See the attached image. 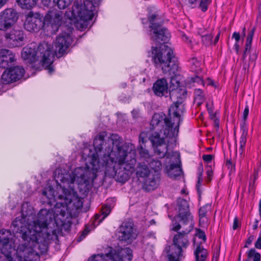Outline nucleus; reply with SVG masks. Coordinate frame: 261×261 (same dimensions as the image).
<instances>
[{"label":"nucleus","instance_id":"obj_9","mask_svg":"<svg viewBox=\"0 0 261 261\" xmlns=\"http://www.w3.org/2000/svg\"><path fill=\"white\" fill-rule=\"evenodd\" d=\"M187 228L175 234L173 239V244L165 247L164 251L167 253L168 261H179L183 256L182 248H186L189 244L188 234L192 230L193 223L186 224Z\"/></svg>","mask_w":261,"mask_h":261},{"label":"nucleus","instance_id":"obj_25","mask_svg":"<svg viewBox=\"0 0 261 261\" xmlns=\"http://www.w3.org/2000/svg\"><path fill=\"white\" fill-rule=\"evenodd\" d=\"M111 211V207L110 205H103L101 207L100 214H96L94 216L92 221V224L94 227L98 225L109 215Z\"/></svg>","mask_w":261,"mask_h":261},{"label":"nucleus","instance_id":"obj_61","mask_svg":"<svg viewBox=\"0 0 261 261\" xmlns=\"http://www.w3.org/2000/svg\"><path fill=\"white\" fill-rule=\"evenodd\" d=\"M215 126L218 129L219 127V120L218 119H215L214 120Z\"/></svg>","mask_w":261,"mask_h":261},{"label":"nucleus","instance_id":"obj_44","mask_svg":"<svg viewBox=\"0 0 261 261\" xmlns=\"http://www.w3.org/2000/svg\"><path fill=\"white\" fill-rule=\"evenodd\" d=\"M196 236L198 237L199 239H202L203 241V242H205L206 241V235L204 232L201 230V229H197V233L196 234Z\"/></svg>","mask_w":261,"mask_h":261},{"label":"nucleus","instance_id":"obj_17","mask_svg":"<svg viewBox=\"0 0 261 261\" xmlns=\"http://www.w3.org/2000/svg\"><path fill=\"white\" fill-rule=\"evenodd\" d=\"M19 18V13L13 8H7L0 12V31L11 30Z\"/></svg>","mask_w":261,"mask_h":261},{"label":"nucleus","instance_id":"obj_20","mask_svg":"<svg viewBox=\"0 0 261 261\" xmlns=\"http://www.w3.org/2000/svg\"><path fill=\"white\" fill-rule=\"evenodd\" d=\"M5 38L10 47H20L24 44L25 34L23 31L13 29L9 33H6Z\"/></svg>","mask_w":261,"mask_h":261},{"label":"nucleus","instance_id":"obj_7","mask_svg":"<svg viewBox=\"0 0 261 261\" xmlns=\"http://www.w3.org/2000/svg\"><path fill=\"white\" fill-rule=\"evenodd\" d=\"M185 111V105L181 102H173L170 106L169 112H172L174 117L173 122L171 118L162 113H155L150 122L151 129H155L156 127L162 126L161 133L164 132L165 136H177L179 132V126L182 121L181 115Z\"/></svg>","mask_w":261,"mask_h":261},{"label":"nucleus","instance_id":"obj_60","mask_svg":"<svg viewBox=\"0 0 261 261\" xmlns=\"http://www.w3.org/2000/svg\"><path fill=\"white\" fill-rule=\"evenodd\" d=\"M6 255H1L0 256V259H1L2 260L1 261H15L13 257H12V259L10 260V258H9V259H7V258H6Z\"/></svg>","mask_w":261,"mask_h":261},{"label":"nucleus","instance_id":"obj_56","mask_svg":"<svg viewBox=\"0 0 261 261\" xmlns=\"http://www.w3.org/2000/svg\"><path fill=\"white\" fill-rule=\"evenodd\" d=\"M44 6H48L51 3H56L57 0H41Z\"/></svg>","mask_w":261,"mask_h":261},{"label":"nucleus","instance_id":"obj_32","mask_svg":"<svg viewBox=\"0 0 261 261\" xmlns=\"http://www.w3.org/2000/svg\"><path fill=\"white\" fill-rule=\"evenodd\" d=\"M138 151L140 156V158L143 160H145L146 162L151 160L149 151L145 148V146L140 144V146L138 147Z\"/></svg>","mask_w":261,"mask_h":261},{"label":"nucleus","instance_id":"obj_6","mask_svg":"<svg viewBox=\"0 0 261 261\" xmlns=\"http://www.w3.org/2000/svg\"><path fill=\"white\" fill-rule=\"evenodd\" d=\"M61 19V12L56 10L49 11L44 17L39 13L30 11L27 15L24 27L29 32H37L42 29L48 35H53L59 30Z\"/></svg>","mask_w":261,"mask_h":261},{"label":"nucleus","instance_id":"obj_12","mask_svg":"<svg viewBox=\"0 0 261 261\" xmlns=\"http://www.w3.org/2000/svg\"><path fill=\"white\" fill-rule=\"evenodd\" d=\"M151 130H156L149 134L148 140L151 142L155 153L160 158H163L167 153L168 145L166 144V139L167 138H172L176 136H165L164 132L161 133V130L163 129L162 126L156 127L155 129H151Z\"/></svg>","mask_w":261,"mask_h":261},{"label":"nucleus","instance_id":"obj_48","mask_svg":"<svg viewBox=\"0 0 261 261\" xmlns=\"http://www.w3.org/2000/svg\"><path fill=\"white\" fill-rule=\"evenodd\" d=\"M89 232V230L88 229V228H85L84 230L83 231L81 236L77 239V241H81L82 239L86 237V236L88 233Z\"/></svg>","mask_w":261,"mask_h":261},{"label":"nucleus","instance_id":"obj_14","mask_svg":"<svg viewBox=\"0 0 261 261\" xmlns=\"http://www.w3.org/2000/svg\"><path fill=\"white\" fill-rule=\"evenodd\" d=\"M177 206L178 208V214L174 217L173 221L172 230L177 231L181 227V224H188L192 223L191 214L189 212V207L188 201L182 198L177 199Z\"/></svg>","mask_w":261,"mask_h":261},{"label":"nucleus","instance_id":"obj_21","mask_svg":"<svg viewBox=\"0 0 261 261\" xmlns=\"http://www.w3.org/2000/svg\"><path fill=\"white\" fill-rule=\"evenodd\" d=\"M24 73V70L20 66H14L7 69L2 75V80L5 84L14 82L20 79Z\"/></svg>","mask_w":261,"mask_h":261},{"label":"nucleus","instance_id":"obj_2","mask_svg":"<svg viewBox=\"0 0 261 261\" xmlns=\"http://www.w3.org/2000/svg\"><path fill=\"white\" fill-rule=\"evenodd\" d=\"M152 30L151 40L159 47L152 46V60L156 68H161L164 74L173 75L178 71V63L172 49L165 44L170 38L168 30L160 24L150 25Z\"/></svg>","mask_w":261,"mask_h":261},{"label":"nucleus","instance_id":"obj_62","mask_svg":"<svg viewBox=\"0 0 261 261\" xmlns=\"http://www.w3.org/2000/svg\"><path fill=\"white\" fill-rule=\"evenodd\" d=\"M198 179L199 182H200L202 181V170L201 171H200L198 173Z\"/></svg>","mask_w":261,"mask_h":261},{"label":"nucleus","instance_id":"obj_19","mask_svg":"<svg viewBox=\"0 0 261 261\" xmlns=\"http://www.w3.org/2000/svg\"><path fill=\"white\" fill-rule=\"evenodd\" d=\"M12 239V233L10 230L2 229L0 230V246L2 255H6L7 259H12V247L10 244Z\"/></svg>","mask_w":261,"mask_h":261},{"label":"nucleus","instance_id":"obj_52","mask_svg":"<svg viewBox=\"0 0 261 261\" xmlns=\"http://www.w3.org/2000/svg\"><path fill=\"white\" fill-rule=\"evenodd\" d=\"M257 58V55L256 53L252 54L249 57V62L254 63Z\"/></svg>","mask_w":261,"mask_h":261},{"label":"nucleus","instance_id":"obj_29","mask_svg":"<svg viewBox=\"0 0 261 261\" xmlns=\"http://www.w3.org/2000/svg\"><path fill=\"white\" fill-rule=\"evenodd\" d=\"M136 174L140 177H145L150 173L148 166L144 163H139L136 168Z\"/></svg>","mask_w":261,"mask_h":261},{"label":"nucleus","instance_id":"obj_10","mask_svg":"<svg viewBox=\"0 0 261 261\" xmlns=\"http://www.w3.org/2000/svg\"><path fill=\"white\" fill-rule=\"evenodd\" d=\"M52 52L48 44L40 43L37 50L29 46L24 47L21 51V57L24 60L32 63L40 60L43 66H49L53 63Z\"/></svg>","mask_w":261,"mask_h":261},{"label":"nucleus","instance_id":"obj_35","mask_svg":"<svg viewBox=\"0 0 261 261\" xmlns=\"http://www.w3.org/2000/svg\"><path fill=\"white\" fill-rule=\"evenodd\" d=\"M213 35L212 33H210L201 37V41L203 44L205 46H209L212 44Z\"/></svg>","mask_w":261,"mask_h":261},{"label":"nucleus","instance_id":"obj_34","mask_svg":"<svg viewBox=\"0 0 261 261\" xmlns=\"http://www.w3.org/2000/svg\"><path fill=\"white\" fill-rule=\"evenodd\" d=\"M247 257L248 259L253 258V261H260V255L256 252L254 249H251L248 252Z\"/></svg>","mask_w":261,"mask_h":261},{"label":"nucleus","instance_id":"obj_57","mask_svg":"<svg viewBox=\"0 0 261 261\" xmlns=\"http://www.w3.org/2000/svg\"><path fill=\"white\" fill-rule=\"evenodd\" d=\"M255 247L257 249H261V236H260L255 242Z\"/></svg>","mask_w":261,"mask_h":261},{"label":"nucleus","instance_id":"obj_55","mask_svg":"<svg viewBox=\"0 0 261 261\" xmlns=\"http://www.w3.org/2000/svg\"><path fill=\"white\" fill-rule=\"evenodd\" d=\"M156 15L155 14H152L148 18V20L150 23V25H152L153 24H157L156 23H154L153 21L155 19Z\"/></svg>","mask_w":261,"mask_h":261},{"label":"nucleus","instance_id":"obj_45","mask_svg":"<svg viewBox=\"0 0 261 261\" xmlns=\"http://www.w3.org/2000/svg\"><path fill=\"white\" fill-rule=\"evenodd\" d=\"M246 121L243 120V121L241 125V129L242 131V135L243 136H247L248 129L247 128Z\"/></svg>","mask_w":261,"mask_h":261},{"label":"nucleus","instance_id":"obj_50","mask_svg":"<svg viewBox=\"0 0 261 261\" xmlns=\"http://www.w3.org/2000/svg\"><path fill=\"white\" fill-rule=\"evenodd\" d=\"M249 107L246 106L243 112V119L245 121L247 120L248 114H249Z\"/></svg>","mask_w":261,"mask_h":261},{"label":"nucleus","instance_id":"obj_53","mask_svg":"<svg viewBox=\"0 0 261 261\" xmlns=\"http://www.w3.org/2000/svg\"><path fill=\"white\" fill-rule=\"evenodd\" d=\"M232 38H234V39L236 41V43H238V42L239 41V40L240 39V33H237V32H234L232 34Z\"/></svg>","mask_w":261,"mask_h":261},{"label":"nucleus","instance_id":"obj_3","mask_svg":"<svg viewBox=\"0 0 261 261\" xmlns=\"http://www.w3.org/2000/svg\"><path fill=\"white\" fill-rule=\"evenodd\" d=\"M106 132H100L95 137L93 141L95 149L99 152L103 150L105 152H111V158H114L116 162H118L121 166L125 167V170L130 175L134 171L136 160L132 158L128 162V156L135 155L136 150L135 146L129 143L122 144V139L116 134H112L106 139Z\"/></svg>","mask_w":261,"mask_h":261},{"label":"nucleus","instance_id":"obj_8","mask_svg":"<svg viewBox=\"0 0 261 261\" xmlns=\"http://www.w3.org/2000/svg\"><path fill=\"white\" fill-rule=\"evenodd\" d=\"M100 153L99 163L100 168H105V173L106 176L114 177L120 182L124 183L130 177V175L125 170V167L117 164L114 158H111V152H105L103 150Z\"/></svg>","mask_w":261,"mask_h":261},{"label":"nucleus","instance_id":"obj_47","mask_svg":"<svg viewBox=\"0 0 261 261\" xmlns=\"http://www.w3.org/2000/svg\"><path fill=\"white\" fill-rule=\"evenodd\" d=\"M226 165L227 166L228 169H230V172H233L234 171V166L230 160H226Z\"/></svg>","mask_w":261,"mask_h":261},{"label":"nucleus","instance_id":"obj_40","mask_svg":"<svg viewBox=\"0 0 261 261\" xmlns=\"http://www.w3.org/2000/svg\"><path fill=\"white\" fill-rule=\"evenodd\" d=\"M199 73H196V74L195 75L194 77H192L191 78V81L193 82V83H200L202 85H203V80H202V77L199 75Z\"/></svg>","mask_w":261,"mask_h":261},{"label":"nucleus","instance_id":"obj_58","mask_svg":"<svg viewBox=\"0 0 261 261\" xmlns=\"http://www.w3.org/2000/svg\"><path fill=\"white\" fill-rule=\"evenodd\" d=\"M132 115L133 116V117L135 118H137L139 117V114H140V111L139 110H133L132 111Z\"/></svg>","mask_w":261,"mask_h":261},{"label":"nucleus","instance_id":"obj_22","mask_svg":"<svg viewBox=\"0 0 261 261\" xmlns=\"http://www.w3.org/2000/svg\"><path fill=\"white\" fill-rule=\"evenodd\" d=\"M15 55L12 51L7 49H0V67L8 69L15 62Z\"/></svg>","mask_w":261,"mask_h":261},{"label":"nucleus","instance_id":"obj_38","mask_svg":"<svg viewBox=\"0 0 261 261\" xmlns=\"http://www.w3.org/2000/svg\"><path fill=\"white\" fill-rule=\"evenodd\" d=\"M190 62H191V64L192 70L194 71L196 73H198V70L201 71V69L197 70L196 68L197 67H199L200 64V62L198 61H197V60L195 58L192 59Z\"/></svg>","mask_w":261,"mask_h":261},{"label":"nucleus","instance_id":"obj_64","mask_svg":"<svg viewBox=\"0 0 261 261\" xmlns=\"http://www.w3.org/2000/svg\"><path fill=\"white\" fill-rule=\"evenodd\" d=\"M210 116L211 119L215 120V119H217L216 118V114L213 113V112H209Z\"/></svg>","mask_w":261,"mask_h":261},{"label":"nucleus","instance_id":"obj_31","mask_svg":"<svg viewBox=\"0 0 261 261\" xmlns=\"http://www.w3.org/2000/svg\"><path fill=\"white\" fill-rule=\"evenodd\" d=\"M256 28L254 27L249 32L245 43V52H249L251 48V44L253 39V37Z\"/></svg>","mask_w":261,"mask_h":261},{"label":"nucleus","instance_id":"obj_15","mask_svg":"<svg viewBox=\"0 0 261 261\" xmlns=\"http://www.w3.org/2000/svg\"><path fill=\"white\" fill-rule=\"evenodd\" d=\"M64 33L58 36L55 42V51L59 54V57H61L66 51L72 42V39L70 35L73 30V28L67 25L59 26Z\"/></svg>","mask_w":261,"mask_h":261},{"label":"nucleus","instance_id":"obj_63","mask_svg":"<svg viewBox=\"0 0 261 261\" xmlns=\"http://www.w3.org/2000/svg\"><path fill=\"white\" fill-rule=\"evenodd\" d=\"M8 2V0H0V9L2 8Z\"/></svg>","mask_w":261,"mask_h":261},{"label":"nucleus","instance_id":"obj_39","mask_svg":"<svg viewBox=\"0 0 261 261\" xmlns=\"http://www.w3.org/2000/svg\"><path fill=\"white\" fill-rule=\"evenodd\" d=\"M210 205L208 204H206L202 207H201L199 210V217L200 221L201 219L205 217L206 213L207 212V207Z\"/></svg>","mask_w":261,"mask_h":261},{"label":"nucleus","instance_id":"obj_49","mask_svg":"<svg viewBox=\"0 0 261 261\" xmlns=\"http://www.w3.org/2000/svg\"><path fill=\"white\" fill-rule=\"evenodd\" d=\"M213 171L211 167L207 168V169L206 170V175L207 176V180L208 182L211 181L212 177L213 176Z\"/></svg>","mask_w":261,"mask_h":261},{"label":"nucleus","instance_id":"obj_16","mask_svg":"<svg viewBox=\"0 0 261 261\" xmlns=\"http://www.w3.org/2000/svg\"><path fill=\"white\" fill-rule=\"evenodd\" d=\"M117 235L120 241L130 244L137 238L138 233L133 221L126 220L123 222L119 227Z\"/></svg>","mask_w":261,"mask_h":261},{"label":"nucleus","instance_id":"obj_5","mask_svg":"<svg viewBox=\"0 0 261 261\" xmlns=\"http://www.w3.org/2000/svg\"><path fill=\"white\" fill-rule=\"evenodd\" d=\"M95 150V153L89 156V165H86L85 167H77L70 174H59L55 177L57 183L60 181L63 184H67L71 188L70 185L75 182L79 185L87 186L91 181L93 182L97 177L98 170L100 169L99 151Z\"/></svg>","mask_w":261,"mask_h":261},{"label":"nucleus","instance_id":"obj_26","mask_svg":"<svg viewBox=\"0 0 261 261\" xmlns=\"http://www.w3.org/2000/svg\"><path fill=\"white\" fill-rule=\"evenodd\" d=\"M56 182H57L56 181ZM56 184H57V189H58L59 187L60 188V185L62 187L63 186L65 187L64 185H63V186L61 185V184H62L61 182L60 184H59V182H58V184H57V183H56ZM60 190H61V188H60ZM61 194L63 195L62 191H61ZM59 195H60V194H59L58 193H56L55 191L54 190L53 188L52 187H51L50 186H48L47 188H45L42 191V195L43 196H45L48 199V201L47 202L48 203H51L52 200H56L57 199L59 200H60L58 197V196Z\"/></svg>","mask_w":261,"mask_h":261},{"label":"nucleus","instance_id":"obj_13","mask_svg":"<svg viewBox=\"0 0 261 261\" xmlns=\"http://www.w3.org/2000/svg\"><path fill=\"white\" fill-rule=\"evenodd\" d=\"M132 250L129 248L111 250L109 253L94 254L88 261H131Z\"/></svg>","mask_w":261,"mask_h":261},{"label":"nucleus","instance_id":"obj_24","mask_svg":"<svg viewBox=\"0 0 261 261\" xmlns=\"http://www.w3.org/2000/svg\"><path fill=\"white\" fill-rule=\"evenodd\" d=\"M144 182V187L147 191H151L157 188L160 182V177L158 173L147 175Z\"/></svg>","mask_w":261,"mask_h":261},{"label":"nucleus","instance_id":"obj_43","mask_svg":"<svg viewBox=\"0 0 261 261\" xmlns=\"http://www.w3.org/2000/svg\"><path fill=\"white\" fill-rule=\"evenodd\" d=\"M195 98L198 99L199 100H203V91L200 89H196L195 91Z\"/></svg>","mask_w":261,"mask_h":261},{"label":"nucleus","instance_id":"obj_1","mask_svg":"<svg viewBox=\"0 0 261 261\" xmlns=\"http://www.w3.org/2000/svg\"><path fill=\"white\" fill-rule=\"evenodd\" d=\"M27 204L22 205V217L20 219L17 217L12 222L11 228L13 233H19L20 237L24 241L22 245L18 248V251L30 252L39 244H43L52 239V236L56 234V229L51 226L53 215L46 209L41 210L38 214L37 219L34 220L32 225L28 227L24 226L25 218L31 215L32 212L31 208L29 212L25 210Z\"/></svg>","mask_w":261,"mask_h":261},{"label":"nucleus","instance_id":"obj_28","mask_svg":"<svg viewBox=\"0 0 261 261\" xmlns=\"http://www.w3.org/2000/svg\"><path fill=\"white\" fill-rule=\"evenodd\" d=\"M181 170L178 164L171 163L167 170L168 176L171 178H176L181 174Z\"/></svg>","mask_w":261,"mask_h":261},{"label":"nucleus","instance_id":"obj_54","mask_svg":"<svg viewBox=\"0 0 261 261\" xmlns=\"http://www.w3.org/2000/svg\"><path fill=\"white\" fill-rule=\"evenodd\" d=\"M239 227V220L237 217H235L233 220L232 228L233 230L237 229Z\"/></svg>","mask_w":261,"mask_h":261},{"label":"nucleus","instance_id":"obj_37","mask_svg":"<svg viewBox=\"0 0 261 261\" xmlns=\"http://www.w3.org/2000/svg\"><path fill=\"white\" fill-rule=\"evenodd\" d=\"M72 0H57L56 4L60 9H64L68 6Z\"/></svg>","mask_w":261,"mask_h":261},{"label":"nucleus","instance_id":"obj_11","mask_svg":"<svg viewBox=\"0 0 261 261\" xmlns=\"http://www.w3.org/2000/svg\"><path fill=\"white\" fill-rule=\"evenodd\" d=\"M101 0H86L83 4L77 1L74 2L72 7L70 21L74 23L80 21L87 22L92 19L94 16L93 12L95 10V5H98Z\"/></svg>","mask_w":261,"mask_h":261},{"label":"nucleus","instance_id":"obj_23","mask_svg":"<svg viewBox=\"0 0 261 261\" xmlns=\"http://www.w3.org/2000/svg\"><path fill=\"white\" fill-rule=\"evenodd\" d=\"M154 93L158 96H167L169 93L168 83L165 78L158 80L152 87Z\"/></svg>","mask_w":261,"mask_h":261},{"label":"nucleus","instance_id":"obj_42","mask_svg":"<svg viewBox=\"0 0 261 261\" xmlns=\"http://www.w3.org/2000/svg\"><path fill=\"white\" fill-rule=\"evenodd\" d=\"M147 137V134L145 132H142L140 133L139 137V144H142L145 146L144 143L146 142V138ZM140 146V145H139Z\"/></svg>","mask_w":261,"mask_h":261},{"label":"nucleus","instance_id":"obj_4","mask_svg":"<svg viewBox=\"0 0 261 261\" xmlns=\"http://www.w3.org/2000/svg\"><path fill=\"white\" fill-rule=\"evenodd\" d=\"M63 195L58 196L61 201L57 202L53 210L47 211L53 215L51 225L55 227V225L58 228L63 227L67 220L71 217L74 210L80 209L83 206V202L78 197L77 194L73 188L66 189L60 186Z\"/></svg>","mask_w":261,"mask_h":261},{"label":"nucleus","instance_id":"obj_18","mask_svg":"<svg viewBox=\"0 0 261 261\" xmlns=\"http://www.w3.org/2000/svg\"><path fill=\"white\" fill-rule=\"evenodd\" d=\"M176 73L177 72L173 75L167 74L171 76V86L169 90V96L171 100L173 102H184L186 98L187 91L186 89L178 88L179 83L174 77Z\"/></svg>","mask_w":261,"mask_h":261},{"label":"nucleus","instance_id":"obj_51","mask_svg":"<svg viewBox=\"0 0 261 261\" xmlns=\"http://www.w3.org/2000/svg\"><path fill=\"white\" fill-rule=\"evenodd\" d=\"M198 33L201 36V37L208 34L207 31L205 29H199Z\"/></svg>","mask_w":261,"mask_h":261},{"label":"nucleus","instance_id":"obj_27","mask_svg":"<svg viewBox=\"0 0 261 261\" xmlns=\"http://www.w3.org/2000/svg\"><path fill=\"white\" fill-rule=\"evenodd\" d=\"M201 243H199L196 247L194 251V255L195 256V261H205L207 256V251L202 246Z\"/></svg>","mask_w":261,"mask_h":261},{"label":"nucleus","instance_id":"obj_33","mask_svg":"<svg viewBox=\"0 0 261 261\" xmlns=\"http://www.w3.org/2000/svg\"><path fill=\"white\" fill-rule=\"evenodd\" d=\"M147 163L149 167L154 171V174L157 173L162 168V163L158 160H153L151 158V160Z\"/></svg>","mask_w":261,"mask_h":261},{"label":"nucleus","instance_id":"obj_30","mask_svg":"<svg viewBox=\"0 0 261 261\" xmlns=\"http://www.w3.org/2000/svg\"><path fill=\"white\" fill-rule=\"evenodd\" d=\"M38 0H16L17 4L23 9L31 10L34 7Z\"/></svg>","mask_w":261,"mask_h":261},{"label":"nucleus","instance_id":"obj_36","mask_svg":"<svg viewBox=\"0 0 261 261\" xmlns=\"http://www.w3.org/2000/svg\"><path fill=\"white\" fill-rule=\"evenodd\" d=\"M247 136L241 135L240 140V147L239 149V153L242 155L244 151V147L246 143Z\"/></svg>","mask_w":261,"mask_h":261},{"label":"nucleus","instance_id":"obj_46","mask_svg":"<svg viewBox=\"0 0 261 261\" xmlns=\"http://www.w3.org/2000/svg\"><path fill=\"white\" fill-rule=\"evenodd\" d=\"M214 157V155L212 154H204L202 156V159L204 162L208 163L212 161Z\"/></svg>","mask_w":261,"mask_h":261},{"label":"nucleus","instance_id":"obj_41","mask_svg":"<svg viewBox=\"0 0 261 261\" xmlns=\"http://www.w3.org/2000/svg\"><path fill=\"white\" fill-rule=\"evenodd\" d=\"M210 3V0H201L199 7L203 12H205L207 9V6Z\"/></svg>","mask_w":261,"mask_h":261},{"label":"nucleus","instance_id":"obj_59","mask_svg":"<svg viewBox=\"0 0 261 261\" xmlns=\"http://www.w3.org/2000/svg\"><path fill=\"white\" fill-rule=\"evenodd\" d=\"M253 240V237L252 236L250 237L248 240H247L246 244L245 245V247H248V245L251 244L252 241Z\"/></svg>","mask_w":261,"mask_h":261}]
</instances>
